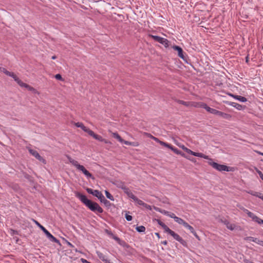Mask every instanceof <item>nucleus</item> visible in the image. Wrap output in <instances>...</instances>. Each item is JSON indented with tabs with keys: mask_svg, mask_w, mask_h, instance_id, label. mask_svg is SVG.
<instances>
[{
	"mask_svg": "<svg viewBox=\"0 0 263 263\" xmlns=\"http://www.w3.org/2000/svg\"><path fill=\"white\" fill-rule=\"evenodd\" d=\"M75 196L76 197L79 198L80 201L90 211L93 212H98L99 213H102L103 212V209L98 203L88 199L85 195L77 192L75 193Z\"/></svg>",
	"mask_w": 263,
	"mask_h": 263,
	"instance_id": "1",
	"label": "nucleus"
},
{
	"mask_svg": "<svg viewBox=\"0 0 263 263\" xmlns=\"http://www.w3.org/2000/svg\"><path fill=\"white\" fill-rule=\"evenodd\" d=\"M209 160L208 163L209 165L212 166L215 170L222 172V171H226V172H230L233 171V168L227 166V165L223 164H219L216 162H214L212 161V159L211 158L208 159Z\"/></svg>",
	"mask_w": 263,
	"mask_h": 263,
	"instance_id": "2",
	"label": "nucleus"
},
{
	"mask_svg": "<svg viewBox=\"0 0 263 263\" xmlns=\"http://www.w3.org/2000/svg\"><path fill=\"white\" fill-rule=\"evenodd\" d=\"M34 223L44 232L46 236L50 239V241L59 243L60 241L54 237L48 230H47L42 225H41L36 220H33Z\"/></svg>",
	"mask_w": 263,
	"mask_h": 263,
	"instance_id": "3",
	"label": "nucleus"
},
{
	"mask_svg": "<svg viewBox=\"0 0 263 263\" xmlns=\"http://www.w3.org/2000/svg\"><path fill=\"white\" fill-rule=\"evenodd\" d=\"M148 36L152 38L155 41L162 44L165 47H167L169 46V41L166 39L151 34H148Z\"/></svg>",
	"mask_w": 263,
	"mask_h": 263,
	"instance_id": "4",
	"label": "nucleus"
},
{
	"mask_svg": "<svg viewBox=\"0 0 263 263\" xmlns=\"http://www.w3.org/2000/svg\"><path fill=\"white\" fill-rule=\"evenodd\" d=\"M243 211L250 217L252 220L257 222L258 224H263V220L257 217L252 212L249 211L247 209H244Z\"/></svg>",
	"mask_w": 263,
	"mask_h": 263,
	"instance_id": "5",
	"label": "nucleus"
},
{
	"mask_svg": "<svg viewBox=\"0 0 263 263\" xmlns=\"http://www.w3.org/2000/svg\"><path fill=\"white\" fill-rule=\"evenodd\" d=\"M168 234H170L175 240L179 241L180 243L184 245L185 243V241L180 237L178 234L174 232L173 231L169 229L166 232Z\"/></svg>",
	"mask_w": 263,
	"mask_h": 263,
	"instance_id": "6",
	"label": "nucleus"
},
{
	"mask_svg": "<svg viewBox=\"0 0 263 263\" xmlns=\"http://www.w3.org/2000/svg\"><path fill=\"white\" fill-rule=\"evenodd\" d=\"M88 135L89 136L92 137L95 139L99 141L104 142L105 143H106V144H108V143L110 144L111 143L110 142H109L108 140L105 139L103 138L102 136L95 134L91 130L90 131H89Z\"/></svg>",
	"mask_w": 263,
	"mask_h": 263,
	"instance_id": "7",
	"label": "nucleus"
},
{
	"mask_svg": "<svg viewBox=\"0 0 263 263\" xmlns=\"http://www.w3.org/2000/svg\"><path fill=\"white\" fill-rule=\"evenodd\" d=\"M184 151L185 152H186L187 153L189 154H191V155H192L194 156H196V157H200V158H203L204 159H209V156H206L201 153H196V152H194L193 151H192V150H191L190 149L188 148H184Z\"/></svg>",
	"mask_w": 263,
	"mask_h": 263,
	"instance_id": "8",
	"label": "nucleus"
},
{
	"mask_svg": "<svg viewBox=\"0 0 263 263\" xmlns=\"http://www.w3.org/2000/svg\"><path fill=\"white\" fill-rule=\"evenodd\" d=\"M77 169L80 171H81L87 178H92L94 179L95 178L93 177L92 174L90 173L85 167L84 166L80 165L78 166Z\"/></svg>",
	"mask_w": 263,
	"mask_h": 263,
	"instance_id": "9",
	"label": "nucleus"
},
{
	"mask_svg": "<svg viewBox=\"0 0 263 263\" xmlns=\"http://www.w3.org/2000/svg\"><path fill=\"white\" fill-rule=\"evenodd\" d=\"M166 147L171 149L172 151H173L175 154L178 155H180L182 157H184L188 159H190L188 157H186L185 154L183 153L182 152L180 151L177 148H175V147L173 146L172 145L168 143V146H166Z\"/></svg>",
	"mask_w": 263,
	"mask_h": 263,
	"instance_id": "10",
	"label": "nucleus"
},
{
	"mask_svg": "<svg viewBox=\"0 0 263 263\" xmlns=\"http://www.w3.org/2000/svg\"><path fill=\"white\" fill-rule=\"evenodd\" d=\"M173 48L175 50H176L178 51V55L180 58H181L182 59L184 60L185 57L184 56L183 51L182 49L180 47H179L178 46H176V45L174 46L173 47Z\"/></svg>",
	"mask_w": 263,
	"mask_h": 263,
	"instance_id": "11",
	"label": "nucleus"
},
{
	"mask_svg": "<svg viewBox=\"0 0 263 263\" xmlns=\"http://www.w3.org/2000/svg\"><path fill=\"white\" fill-rule=\"evenodd\" d=\"M184 227L188 229L190 232L192 233L196 237V238L199 240V237L197 234L193 227L190 226L188 223L186 222L184 226Z\"/></svg>",
	"mask_w": 263,
	"mask_h": 263,
	"instance_id": "12",
	"label": "nucleus"
},
{
	"mask_svg": "<svg viewBox=\"0 0 263 263\" xmlns=\"http://www.w3.org/2000/svg\"><path fill=\"white\" fill-rule=\"evenodd\" d=\"M29 152L32 156H33L37 160L40 161L44 160V159L40 155V154L36 151L32 149H29Z\"/></svg>",
	"mask_w": 263,
	"mask_h": 263,
	"instance_id": "13",
	"label": "nucleus"
},
{
	"mask_svg": "<svg viewBox=\"0 0 263 263\" xmlns=\"http://www.w3.org/2000/svg\"><path fill=\"white\" fill-rule=\"evenodd\" d=\"M74 125L78 127H80L84 132L88 133V134H89V131L91 130L89 128L84 126L82 122L75 123Z\"/></svg>",
	"mask_w": 263,
	"mask_h": 263,
	"instance_id": "14",
	"label": "nucleus"
},
{
	"mask_svg": "<svg viewBox=\"0 0 263 263\" xmlns=\"http://www.w3.org/2000/svg\"><path fill=\"white\" fill-rule=\"evenodd\" d=\"M245 239L247 241H253V242H254L259 245H261L262 242H263V240H259L258 239V238H254V237H247Z\"/></svg>",
	"mask_w": 263,
	"mask_h": 263,
	"instance_id": "15",
	"label": "nucleus"
},
{
	"mask_svg": "<svg viewBox=\"0 0 263 263\" xmlns=\"http://www.w3.org/2000/svg\"><path fill=\"white\" fill-rule=\"evenodd\" d=\"M217 115L227 120H230L232 117V116L230 114H227L219 110L218 111Z\"/></svg>",
	"mask_w": 263,
	"mask_h": 263,
	"instance_id": "16",
	"label": "nucleus"
},
{
	"mask_svg": "<svg viewBox=\"0 0 263 263\" xmlns=\"http://www.w3.org/2000/svg\"><path fill=\"white\" fill-rule=\"evenodd\" d=\"M206 104L203 102H192L191 105L197 108H205Z\"/></svg>",
	"mask_w": 263,
	"mask_h": 263,
	"instance_id": "17",
	"label": "nucleus"
},
{
	"mask_svg": "<svg viewBox=\"0 0 263 263\" xmlns=\"http://www.w3.org/2000/svg\"><path fill=\"white\" fill-rule=\"evenodd\" d=\"M227 104L229 105H230L231 106L235 107V108H236L237 109H238L239 110H240L242 109V108H243L242 105H241L237 103H236V102H228Z\"/></svg>",
	"mask_w": 263,
	"mask_h": 263,
	"instance_id": "18",
	"label": "nucleus"
},
{
	"mask_svg": "<svg viewBox=\"0 0 263 263\" xmlns=\"http://www.w3.org/2000/svg\"><path fill=\"white\" fill-rule=\"evenodd\" d=\"M229 95L234 99L241 102H246L247 101V99L246 98L241 96H238V95H235L233 94L230 93Z\"/></svg>",
	"mask_w": 263,
	"mask_h": 263,
	"instance_id": "19",
	"label": "nucleus"
},
{
	"mask_svg": "<svg viewBox=\"0 0 263 263\" xmlns=\"http://www.w3.org/2000/svg\"><path fill=\"white\" fill-rule=\"evenodd\" d=\"M208 112L212 114L213 115H217L218 111L217 110L211 108L209 106H208L207 105H206V106L204 108Z\"/></svg>",
	"mask_w": 263,
	"mask_h": 263,
	"instance_id": "20",
	"label": "nucleus"
},
{
	"mask_svg": "<svg viewBox=\"0 0 263 263\" xmlns=\"http://www.w3.org/2000/svg\"><path fill=\"white\" fill-rule=\"evenodd\" d=\"M248 193L254 196L260 198L261 199H262V196H263V194H262L260 192H254V191L250 190V191H248Z\"/></svg>",
	"mask_w": 263,
	"mask_h": 263,
	"instance_id": "21",
	"label": "nucleus"
},
{
	"mask_svg": "<svg viewBox=\"0 0 263 263\" xmlns=\"http://www.w3.org/2000/svg\"><path fill=\"white\" fill-rule=\"evenodd\" d=\"M156 221H157L158 224L162 227V228L163 229V230H164V231L165 232H166L167 231V230H169L170 228L164 223L162 222L160 220L157 219Z\"/></svg>",
	"mask_w": 263,
	"mask_h": 263,
	"instance_id": "22",
	"label": "nucleus"
},
{
	"mask_svg": "<svg viewBox=\"0 0 263 263\" xmlns=\"http://www.w3.org/2000/svg\"><path fill=\"white\" fill-rule=\"evenodd\" d=\"M67 158L70 163H71L73 166H74L77 168L78 167V166L80 165V164H79L77 161L73 159L70 157L67 156Z\"/></svg>",
	"mask_w": 263,
	"mask_h": 263,
	"instance_id": "23",
	"label": "nucleus"
},
{
	"mask_svg": "<svg viewBox=\"0 0 263 263\" xmlns=\"http://www.w3.org/2000/svg\"><path fill=\"white\" fill-rule=\"evenodd\" d=\"M107 232L108 234L110 235L112 238L115 240L119 244L121 245V240L118 236L114 235L111 232H108V231H107Z\"/></svg>",
	"mask_w": 263,
	"mask_h": 263,
	"instance_id": "24",
	"label": "nucleus"
},
{
	"mask_svg": "<svg viewBox=\"0 0 263 263\" xmlns=\"http://www.w3.org/2000/svg\"><path fill=\"white\" fill-rule=\"evenodd\" d=\"M152 139L155 140L156 142L159 143L160 145L162 146H164L166 147V146H168V143L164 142L163 141H160L158 138L155 137H152Z\"/></svg>",
	"mask_w": 263,
	"mask_h": 263,
	"instance_id": "25",
	"label": "nucleus"
},
{
	"mask_svg": "<svg viewBox=\"0 0 263 263\" xmlns=\"http://www.w3.org/2000/svg\"><path fill=\"white\" fill-rule=\"evenodd\" d=\"M154 209H155L156 211L159 212H160V213L163 214H164V215H166V216H168V213H169V212H170L167 211H166V210H163V209H161L159 208H157V207H154Z\"/></svg>",
	"mask_w": 263,
	"mask_h": 263,
	"instance_id": "26",
	"label": "nucleus"
},
{
	"mask_svg": "<svg viewBox=\"0 0 263 263\" xmlns=\"http://www.w3.org/2000/svg\"><path fill=\"white\" fill-rule=\"evenodd\" d=\"M175 221L177 222L178 223L180 224H182L183 226H184L185 223L186 222H185L183 219H182L181 218H179L177 217L176 218H175Z\"/></svg>",
	"mask_w": 263,
	"mask_h": 263,
	"instance_id": "27",
	"label": "nucleus"
},
{
	"mask_svg": "<svg viewBox=\"0 0 263 263\" xmlns=\"http://www.w3.org/2000/svg\"><path fill=\"white\" fill-rule=\"evenodd\" d=\"M121 142L123 143L124 144H125V145H132L134 146H137L138 145V144H136L135 142H129L128 141L124 140L123 139V141Z\"/></svg>",
	"mask_w": 263,
	"mask_h": 263,
	"instance_id": "28",
	"label": "nucleus"
},
{
	"mask_svg": "<svg viewBox=\"0 0 263 263\" xmlns=\"http://www.w3.org/2000/svg\"><path fill=\"white\" fill-rule=\"evenodd\" d=\"M177 102L179 104L183 105L185 106H189L191 105V103L189 102H185V101H184L183 100H177Z\"/></svg>",
	"mask_w": 263,
	"mask_h": 263,
	"instance_id": "29",
	"label": "nucleus"
},
{
	"mask_svg": "<svg viewBox=\"0 0 263 263\" xmlns=\"http://www.w3.org/2000/svg\"><path fill=\"white\" fill-rule=\"evenodd\" d=\"M114 138L117 139L119 142H122L123 139L121 137V136L117 133H114L112 134Z\"/></svg>",
	"mask_w": 263,
	"mask_h": 263,
	"instance_id": "30",
	"label": "nucleus"
},
{
	"mask_svg": "<svg viewBox=\"0 0 263 263\" xmlns=\"http://www.w3.org/2000/svg\"><path fill=\"white\" fill-rule=\"evenodd\" d=\"M15 82L21 86L22 87H25L26 86L27 84L26 83H25L23 82L20 79L15 80Z\"/></svg>",
	"mask_w": 263,
	"mask_h": 263,
	"instance_id": "31",
	"label": "nucleus"
},
{
	"mask_svg": "<svg viewBox=\"0 0 263 263\" xmlns=\"http://www.w3.org/2000/svg\"><path fill=\"white\" fill-rule=\"evenodd\" d=\"M105 195H106V197L108 199H110L111 201H114V198L113 196L111 195L110 194V193L108 191L106 190L105 191Z\"/></svg>",
	"mask_w": 263,
	"mask_h": 263,
	"instance_id": "32",
	"label": "nucleus"
},
{
	"mask_svg": "<svg viewBox=\"0 0 263 263\" xmlns=\"http://www.w3.org/2000/svg\"><path fill=\"white\" fill-rule=\"evenodd\" d=\"M136 229L138 232H140V233L144 232L145 231V228L143 226H137L136 228Z\"/></svg>",
	"mask_w": 263,
	"mask_h": 263,
	"instance_id": "33",
	"label": "nucleus"
},
{
	"mask_svg": "<svg viewBox=\"0 0 263 263\" xmlns=\"http://www.w3.org/2000/svg\"><path fill=\"white\" fill-rule=\"evenodd\" d=\"M25 88H26L27 89H28L30 91H31L32 92H33L34 93H39L37 92V91L33 87H32V86L29 85L28 84H27L26 86L25 87Z\"/></svg>",
	"mask_w": 263,
	"mask_h": 263,
	"instance_id": "34",
	"label": "nucleus"
},
{
	"mask_svg": "<svg viewBox=\"0 0 263 263\" xmlns=\"http://www.w3.org/2000/svg\"><path fill=\"white\" fill-rule=\"evenodd\" d=\"M134 201L140 205L144 206L145 203L141 200L138 199L137 197L134 200Z\"/></svg>",
	"mask_w": 263,
	"mask_h": 263,
	"instance_id": "35",
	"label": "nucleus"
},
{
	"mask_svg": "<svg viewBox=\"0 0 263 263\" xmlns=\"http://www.w3.org/2000/svg\"><path fill=\"white\" fill-rule=\"evenodd\" d=\"M226 226H227V228L230 230H233L235 228V226L234 224H231L229 222H227V223H225Z\"/></svg>",
	"mask_w": 263,
	"mask_h": 263,
	"instance_id": "36",
	"label": "nucleus"
},
{
	"mask_svg": "<svg viewBox=\"0 0 263 263\" xmlns=\"http://www.w3.org/2000/svg\"><path fill=\"white\" fill-rule=\"evenodd\" d=\"M121 188L127 195H128V194H129L130 192H131V191L129 190V189L124 185H122L121 186Z\"/></svg>",
	"mask_w": 263,
	"mask_h": 263,
	"instance_id": "37",
	"label": "nucleus"
},
{
	"mask_svg": "<svg viewBox=\"0 0 263 263\" xmlns=\"http://www.w3.org/2000/svg\"><path fill=\"white\" fill-rule=\"evenodd\" d=\"M129 212H126L125 215L126 219L128 221H131L133 219V217L131 215H129Z\"/></svg>",
	"mask_w": 263,
	"mask_h": 263,
	"instance_id": "38",
	"label": "nucleus"
},
{
	"mask_svg": "<svg viewBox=\"0 0 263 263\" xmlns=\"http://www.w3.org/2000/svg\"><path fill=\"white\" fill-rule=\"evenodd\" d=\"M0 70L2 72H3L5 74H6L7 76H9L10 74V71H8L6 69L3 67H0Z\"/></svg>",
	"mask_w": 263,
	"mask_h": 263,
	"instance_id": "39",
	"label": "nucleus"
},
{
	"mask_svg": "<svg viewBox=\"0 0 263 263\" xmlns=\"http://www.w3.org/2000/svg\"><path fill=\"white\" fill-rule=\"evenodd\" d=\"M101 194H102V193L101 192H100L98 190H94L93 194H92V195H93L95 197L98 198L99 196V195H100Z\"/></svg>",
	"mask_w": 263,
	"mask_h": 263,
	"instance_id": "40",
	"label": "nucleus"
},
{
	"mask_svg": "<svg viewBox=\"0 0 263 263\" xmlns=\"http://www.w3.org/2000/svg\"><path fill=\"white\" fill-rule=\"evenodd\" d=\"M9 77H12L14 80L15 81V80L18 79L19 78L13 72H10V74H9Z\"/></svg>",
	"mask_w": 263,
	"mask_h": 263,
	"instance_id": "41",
	"label": "nucleus"
},
{
	"mask_svg": "<svg viewBox=\"0 0 263 263\" xmlns=\"http://www.w3.org/2000/svg\"><path fill=\"white\" fill-rule=\"evenodd\" d=\"M127 196L129 198L133 199L134 200L137 198V197L135 196L132 192L128 194Z\"/></svg>",
	"mask_w": 263,
	"mask_h": 263,
	"instance_id": "42",
	"label": "nucleus"
},
{
	"mask_svg": "<svg viewBox=\"0 0 263 263\" xmlns=\"http://www.w3.org/2000/svg\"><path fill=\"white\" fill-rule=\"evenodd\" d=\"M67 244L68 246H69V247H70V248H74V249H73V250H74V251L75 252H78L77 249L76 248H74V246H73V245L71 242H69V241H67Z\"/></svg>",
	"mask_w": 263,
	"mask_h": 263,
	"instance_id": "43",
	"label": "nucleus"
},
{
	"mask_svg": "<svg viewBox=\"0 0 263 263\" xmlns=\"http://www.w3.org/2000/svg\"><path fill=\"white\" fill-rule=\"evenodd\" d=\"M55 78L58 80L63 81V79L62 78L61 75L60 74H57L54 76Z\"/></svg>",
	"mask_w": 263,
	"mask_h": 263,
	"instance_id": "44",
	"label": "nucleus"
},
{
	"mask_svg": "<svg viewBox=\"0 0 263 263\" xmlns=\"http://www.w3.org/2000/svg\"><path fill=\"white\" fill-rule=\"evenodd\" d=\"M168 216H169L171 218H173L174 219V220H175V218H176L177 217V216H176L175 214H174L173 213H171V212H169Z\"/></svg>",
	"mask_w": 263,
	"mask_h": 263,
	"instance_id": "45",
	"label": "nucleus"
},
{
	"mask_svg": "<svg viewBox=\"0 0 263 263\" xmlns=\"http://www.w3.org/2000/svg\"><path fill=\"white\" fill-rule=\"evenodd\" d=\"M102 203H103L106 206L110 205V202L105 198L102 201Z\"/></svg>",
	"mask_w": 263,
	"mask_h": 263,
	"instance_id": "46",
	"label": "nucleus"
},
{
	"mask_svg": "<svg viewBox=\"0 0 263 263\" xmlns=\"http://www.w3.org/2000/svg\"><path fill=\"white\" fill-rule=\"evenodd\" d=\"M86 191L88 193L92 195L93 194L94 190L90 188H87Z\"/></svg>",
	"mask_w": 263,
	"mask_h": 263,
	"instance_id": "47",
	"label": "nucleus"
},
{
	"mask_svg": "<svg viewBox=\"0 0 263 263\" xmlns=\"http://www.w3.org/2000/svg\"><path fill=\"white\" fill-rule=\"evenodd\" d=\"M98 198L100 200V201L102 202V201L105 198L103 195L101 194L98 197Z\"/></svg>",
	"mask_w": 263,
	"mask_h": 263,
	"instance_id": "48",
	"label": "nucleus"
},
{
	"mask_svg": "<svg viewBox=\"0 0 263 263\" xmlns=\"http://www.w3.org/2000/svg\"><path fill=\"white\" fill-rule=\"evenodd\" d=\"M144 207H145L146 209H148V210H152V208H151V206L145 203L144 204Z\"/></svg>",
	"mask_w": 263,
	"mask_h": 263,
	"instance_id": "49",
	"label": "nucleus"
},
{
	"mask_svg": "<svg viewBox=\"0 0 263 263\" xmlns=\"http://www.w3.org/2000/svg\"><path fill=\"white\" fill-rule=\"evenodd\" d=\"M257 172L260 178L263 180V174L262 173V172L260 171H258Z\"/></svg>",
	"mask_w": 263,
	"mask_h": 263,
	"instance_id": "50",
	"label": "nucleus"
},
{
	"mask_svg": "<svg viewBox=\"0 0 263 263\" xmlns=\"http://www.w3.org/2000/svg\"><path fill=\"white\" fill-rule=\"evenodd\" d=\"M244 263H253V262L250 261L248 259H245L243 260Z\"/></svg>",
	"mask_w": 263,
	"mask_h": 263,
	"instance_id": "51",
	"label": "nucleus"
},
{
	"mask_svg": "<svg viewBox=\"0 0 263 263\" xmlns=\"http://www.w3.org/2000/svg\"><path fill=\"white\" fill-rule=\"evenodd\" d=\"M145 135H146L147 137L151 138L152 139V137H154L153 135H152L151 134L145 133Z\"/></svg>",
	"mask_w": 263,
	"mask_h": 263,
	"instance_id": "52",
	"label": "nucleus"
},
{
	"mask_svg": "<svg viewBox=\"0 0 263 263\" xmlns=\"http://www.w3.org/2000/svg\"><path fill=\"white\" fill-rule=\"evenodd\" d=\"M145 135H146L147 137L151 138L152 139V137H154L153 135H152L151 134L145 133Z\"/></svg>",
	"mask_w": 263,
	"mask_h": 263,
	"instance_id": "53",
	"label": "nucleus"
},
{
	"mask_svg": "<svg viewBox=\"0 0 263 263\" xmlns=\"http://www.w3.org/2000/svg\"><path fill=\"white\" fill-rule=\"evenodd\" d=\"M161 243L164 245H166L167 244V241L166 240H164L163 241H162Z\"/></svg>",
	"mask_w": 263,
	"mask_h": 263,
	"instance_id": "54",
	"label": "nucleus"
},
{
	"mask_svg": "<svg viewBox=\"0 0 263 263\" xmlns=\"http://www.w3.org/2000/svg\"><path fill=\"white\" fill-rule=\"evenodd\" d=\"M81 261L83 263H86L85 261H88L86 259H84V258H82L81 259Z\"/></svg>",
	"mask_w": 263,
	"mask_h": 263,
	"instance_id": "55",
	"label": "nucleus"
},
{
	"mask_svg": "<svg viewBox=\"0 0 263 263\" xmlns=\"http://www.w3.org/2000/svg\"><path fill=\"white\" fill-rule=\"evenodd\" d=\"M181 147L182 148V149H183L184 151V148H186L187 147H186L184 145H182L181 146Z\"/></svg>",
	"mask_w": 263,
	"mask_h": 263,
	"instance_id": "56",
	"label": "nucleus"
},
{
	"mask_svg": "<svg viewBox=\"0 0 263 263\" xmlns=\"http://www.w3.org/2000/svg\"><path fill=\"white\" fill-rule=\"evenodd\" d=\"M56 58H57V57H56L55 55H53V56H52V58H51V59H52V60H54V59H55Z\"/></svg>",
	"mask_w": 263,
	"mask_h": 263,
	"instance_id": "57",
	"label": "nucleus"
},
{
	"mask_svg": "<svg viewBox=\"0 0 263 263\" xmlns=\"http://www.w3.org/2000/svg\"><path fill=\"white\" fill-rule=\"evenodd\" d=\"M156 234V235L157 236H158V237H159V238L160 237V235H159V234L158 233H156V234Z\"/></svg>",
	"mask_w": 263,
	"mask_h": 263,
	"instance_id": "58",
	"label": "nucleus"
},
{
	"mask_svg": "<svg viewBox=\"0 0 263 263\" xmlns=\"http://www.w3.org/2000/svg\"><path fill=\"white\" fill-rule=\"evenodd\" d=\"M258 154H260V155L263 156V153L259 152Z\"/></svg>",
	"mask_w": 263,
	"mask_h": 263,
	"instance_id": "59",
	"label": "nucleus"
},
{
	"mask_svg": "<svg viewBox=\"0 0 263 263\" xmlns=\"http://www.w3.org/2000/svg\"><path fill=\"white\" fill-rule=\"evenodd\" d=\"M98 256H99L100 258H101V256L99 254H98Z\"/></svg>",
	"mask_w": 263,
	"mask_h": 263,
	"instance_id": "60",
	"label": "nucleus"
},
{
	"mask_svg": "<svg viewBox=\"0 0 263 263\" xmlns=\"http://www.w3.org/2000/svg\"><path fill=\"white\" fill-rule=\"evenodd\" d=\"M262 200H263V196H262Z\"/></svg>",
	"mask_w": 263,
	"mask_h": 263,
	"instance_id": "61",
	"label": "nucleus"
}]
</instances>
